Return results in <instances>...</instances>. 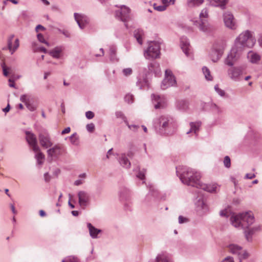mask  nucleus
I'll list each match as a JSON object with an SVG mask.
<instances>
[{
  "label": "nucleus",
  "mask_w": 262,
  "mask_h": 262,
  "mask_svg": "<svg viewBox=\"0 0 262 262\" xmlns=\"http://www.w3.org/2000/svg\"><path fill=\"white\" fill-rule=\"evenodd\" d=\"M14 38L13 34L10 35L7 39V46L11 54H13L16 50L18 49L19 46V39L16 38L14 40V44L12 46L13 40Z\"/></svg>",
  "instance_id": "a211bd4d"
},
{
  "label": "nucleus",
  "mask_w": 262,
  "mask_h": 262,
  "mask_svg": "<svg viewBox=\"0 0 262 262\" xmlns=\"http://www.w3.org/2000/svg\"><path fill=\"white\" fill-rule=\"evenodd\" d=\"M224 48L215 49L211 54V59L214 62H217L223 54Z\"/></svg>",
  "instance_id": "393cba45"
},
{
  "label": "nucleus",
  "mask_w": 262,
  "mask_h": 262,
  "mask_svg": "<svg viewBox=\"0 0 262 262\" xmlns=\"http://www.w3.org/2000/svg\"><path fill=\"white\" fill-rule=\"evenodd\" d=\"M36 154L35 156V158L37 160V164L41 165L43 163V160L45 159L44 155L40 151V150L38 151L35 152Z\"/></svg>",
  "instance_id": "72a5a7b5"
},
{
  "label": "nucleus",
  "mask_w": 262,
  "mask_h": 262,
  "mask_svg": "<svg viewBox=\"0 0 262 262\" xmlns=\"http://www.w3.org/2000/svg\"><path fill=\"white\" fill-rule=\"evenodd\" d=\"M211 6L219 7L222 10L226 9V4L229 0H207Z\"/></svg>",
  "instance_id": "5701e85b"
},
{
  "label": "nucleus",
  "mask_w": 262,
  "mask_h": 262,
  "mask_svg": "<svg viewBox=\"0 0 262 262\" xmlns=\"http://www.w3.org/2000/svg\"><path fill=\"white\" fill-rule=\"evenodd\" d=\"M224 165L225 167L229 168L231 166V160L229 156H226L225 157L224 159Z\"/></svg>",
  "instance_id": "c03bdc74"
},
{
  "label": "nucleus",
  "mask_w": 262,
  "mask_h": 262,
  "mask_svg": "<svg viewBox=\"0 0 262 262\" xmlns=\"http://www.w3.org/2000/svg\"><path fill=\"white\" fill-rule=\"evenodd\" d=\"M77 196L79 206L84 209L90 203L91 198L89 193L85 191L81 190L78 192Z\"/></svg>",
  "instance_id": "ddd939ff"
},
{
  "label": "nucleus",
  "mask_w": 262,
  "mask_h": 262,
  "mask_svg": "<svg viewBox=\"0 0 262 262\" xmlns=\"http://www.w3.org/2000/svg\"><path fill=\"white\" fill-rule=\"evenodd\" d=\"M223 18L226 27L232 30L236 29L237 27L236 20L231 12H225L223 14Z\"/></svg>",
  "instance_id": "9d476101"
},
{
  "label": "nucleus",
  "mask_w": 262,
  "mask_h": 262,
  "mask_svg": "<svg viewBox=\"0 0 262 262\" xmlns=\"http://www.w3.org/2000/svg\"><path fill=\"white\" fill-rule=\"evenodd\" d=\"M8 81L10 83L9 84V86L16 89L14 80L12 79V78H10Z\"/></svg>",
  "instance_id": "338daca9"
},
{
  "label": "nucleus",
  "mask_w": 262,
  "mask_h": 262,
  "mask_svg": "<svg viewBox=\"0 0 262 262\" xmlns=\"http://www.w3.org/2000/svg\"><path fill=\"white\" fill-rule=\"evenodd\" d=\"M204 2V0H188L187 4L190 7H197L202 5Z\"/></svg>",
  "instance_id": "f704fd0d"
},
{
  "label": "nucleus",
  "mask_w": 262,
  "mask_h": 262,
  "mask_svg": "<svg viewBox=\"0 0 262 262\" xmlns=\"http://www.w3.org/2000/svg\"><path fill=\"white\" fill-rule=\"evenodd\" d=\"M124 100L128 103H132L134 102V96L132 94H128L125 96Z\"/></svg>",
  "instance_id": "a18cd8bd"
},
{
  "label": "nucleus",
  "mask_w": 262,
  "mask_h": 262,
  "mask_svg": "<svg viewBox=\"0 0 262 262\" xmlns=\"http://www.w3.org/2000/svg\"><path fill=\"white\" fill-rule=\"evenodd\" d=\"M87 227L89 228L90 235L93 238H98V234L102 232V230L98 229L93 226L91 223H88Z\"/></svg>",
  "instance_id": "4be33fe9"
},
{
  "label": "nucleus",
  "mask_w": 262,
  "mask_h": 262,
  "mask_svg": "<svg viewBox=\"0 0 262 262\" xmlns=\"http://www.w3.org/2000/svg\"><path fill=\"white\" fill-rule=\"evenodd\" d=\"M151 98L156 109L163 108L166 106V99L164 96L161 97L158 95L152 94Z\"/></svg>",
  "instance_id": "2eb2a0df"
},
{
  "label": "nucleus",
  "mask_w": 262,
  "mask_h": 262,
  "mask_svg": "<svg viewBox=\"0 0 262 262\" xmlns=\"http://www.w3.org/2000/svg\"><path fill=\"white\" fill-rule=\"evenodd\" d=\"M198 24L199 30L206 34L210 33L214 30L213 27L208 23L207 19L200 21Z\"/></svg>",
  "instance_id": "f3484780"
},
{
  "label": "nucleus",
  "mask_w": 262,
  "mask_h": 262,
  "mask_svg": "<svg viewBox=\"0 0 262 262\" xmlns=\"http://www.w3.org/2000/svg\"><path fill=\"white\" fill-rule=\"evenodd\" d=\"M26 105L27 108L30 111L33 112L36 110V107L33 104L30 103V102L27 103Z\"/></svg>",
  "instance_id": "bf43d9fd"
},
{
  "label": "nucleus",
  "mask_w": 262,
  "mask_h": 262,
  "mask_svg": "<svg viewBox=\"0 0 262 262\" xmlns=\"http://www.w3.org/2000/svg\"><path fill=\"white\" fill-rule=\"evenodd\" d=\"M85 116L89 119H91L94 117V114L91 111H88L85 113Z\"/></svg>",
  "instance_id": "e2e57ef3"
},
{
  "label": "nucleus",
  "mask_w": 262,
  "mask_h": 262,
  "mask_svg": "<svg viewBox=\"0 0 262 262\" xmlns=\"http://www.w3.org/2000/svg\"><path fill=\"white\" fill-rule=\"evenodd\" d=\"M48 159L50 161L53 160L54 158H57L61 154V147L59 145H55L52 147L47 150Z\"/></svg>",
  "instance_id": "dca6fc26"
},
{
  "label": "nucleus",
  "mask_w": 262,
  "mask_h": 262,
  "mask_svg": "<svg viewBox=\"0 0 262 262\" xmlns=\"http://www.w3.org/2000/svg\"><path fill=\"white\" fill-rule=\"evenodd\" d=\"M210 107L212 112L215 114L219 115L223 112L222 109L215 103H211Z\"/></svg>",
  "instance_id": "e433bc0d"
},
{
  "label": "nucleus",
  "mask_w": 262,
  "mask_h": 262,
  "mask_svg": "<svg viewBox=\"0 0 262 262\" xmlns=\"http://www.w3.org/2000/svg\"><path fill=\"white\" fill-rule=\"evenodd\" d=\"M243 51L234 46L225 59V64L232 67L240 58Z\"/></svg>",
  "instance_id": "423d86ee"
},
{
  "label": "nucleus",
  "mask_w": 262,
  "mask_h": 262,
  "mask_svg": "<svg viewBox=\"0 0 262 262\" xmlns=\"http://www.w3.org/2000/svg\"><path fill=\"white\" fill-rule=\"evenodd\" d=\"M117 7L115 11L114 15L116 18L123 22L126 23L130 19V9L125 5Z\"/></svg>",
  "instance_id": "0eeeda50"
},
{
  "label": "nucleus",
  "mask_w": 262,
  "mask_h": 262,
  "mask_svg": "<svg viewBox=\"0 0 262 262\" xmlns=\"http://www.w3.org/2000/svg\"><path fill=\"white\" fill-rule=\"evenodd\" d=\"M62 48L61 47H56L52 50H51L49 54L53 58L58 59L61 56V54L62 52Z\"/></svg>",
  "instance_id": "cd10ccee"
},
{
  "label": "nucleus",
  "mask_w": 262,
  "mask_h": 262,
  "mask_svg": "<svg viewBox=\"0 0 262 262\" xmlns=\"http://www.w3.org/2000/svg\"><path fill=\"white\" fill-rule=\"evenodd\" d=\"M149 71L154 73L156 76H158L161 72L159 64L156 61L151 62L148 66Z\"/></svg>",
  "instance_id": "b1692460"
},
{
  "label": "nucleus",
  "mask_w": 262,
  "mask_h": 262,
  "mask_svg": "<svg viewBox=\"0 0 262 262\" xmlns=\"http://www.w3.org/2000/svg\"><path fill=\"white\" fill-rule=\"evenodd\" d=\"M256 177L254 173H247L245 176L246 179H252Z\"/></svg>",
  "instance_id": "0e129e2a"
},
{
  "label": "nucleus",
  "mask_w": 262,
  "mask_h": 262,
  "mask_svg": "<svg viewBox=\"0 0 262 262\" xmlns=\"http://www.w3.org/2000/svg\"><path fill=\"white\" fill-rule=\"evenodd\" d=\"M178 222L179 224H183L188 222V219L182 215H180L178 218Z\"/></svg>",
  "instance_id": "603ef678"
},
{
  "label": "nucleus",
  "mask_w": 262,
  "mask_h": 262,
  "mask_svg": "<svg viewBox=\"0 0 262 262\" xmlns=\"http://www.w3.org/2000/svg\"><path fill=\"white\" fill-rule=\"evenodd\" d=\"M155 262H170L166 254L162 253L159 254L155 260Z\"/></svg>",
  "instance_id": "473e14b6"
},
{
  "label": "nucleus",
  "mask_w": 262,
  "mask_h": 262,
  "mask_svg": "<svg viewBox=\"0 0 262 262\" xmlns=\"http://www.w3.org/2000/svg\"><path fill=\"white\" fill-rule=\"evenodd\" d=\"M154 9L158 11H163L166 10V6L161 5L157 6L156 4L154 5Z\"/></svg>",
  "instance_id": "8fccbe9b"
},
{
  "label": "nucleus",
  "mask_w": 262,
  "mask_h": 262,
  "mask_svg": "<svg viewBox=\"0 0 262 262\" xmlns=\"http://www.w3.org/2000/svg\"><path fill=\"white\" fill-rule=\"evenodd\" d=\"M134 36L136 38L138 43L140 45L142 44V36L143 32L142 30H135L134 32Z\"/></svg>",
  "instance_id": "2f4dec72"
},
{
  "label": "nucleus",
  "mask_w": 262,
  "mask_h": 262,
  "mask_svg": "<svg viewBox=\"0 0 262 262\" xmlns=\"http://www.w3.org/2000/svg\"><path fill=\"white\" fill-rule=\"evenodd\" d=\"M247 229L245 230V234L247 238V239L248 240L249 238L251 237L252 234L255 232V231L257 230L258 229V227H254L252 228H247Z\"/></svg>",
  "instance_id": "c9c22d12"
},
{
  "label": "nucleus",
  "mask_w": 262,
  "mask_h": 262,
  "mask_svg": "<svg viewBox=\"0 0 262 262\" xmlns=\"http://www.w3.org/2000/svg\"><path fill=\"white\" fill-rule=\"evenodd\" d=\"M177 174L179 177L181 182L187 185L198 187L200 173L190 167L187 166H179L177 167Z\"/></svg>",
  "instance_id": "f257e3e1"
},
{
  "label": "nucleus",
  "mask_w": 262,
  "mask_h": 262,
  "mask_svg": "<svg viewBox=\"0 0 262 262\" xmlns=\"http://www.w3.org/2000/svg\"><path fill=\"white\" fill-rule=\"evenodd\" d=\"M137 168L138 169V172L136 174L137 177L141 180H144L146 170L145 169L140 170L139 168L138 167Z\"/></svg>",
  "instance_id": "37998d69"
},
{
  "label": "nucleus",
  "mask_w": 262,
  "mask_h": 262,
  "mask_svg": "<svg viewBox=\"0 0 262 262\" xmlns=\"http://www.w3.org/2000/svg\"><path fill=\"white\" fill-rule=\"evenodd\" d=\"M214 90L221 97H224L225 95V92L224 90L220 89L218 85H215L214 86Z\"/></svg>",
  "instance_id": "49530a36"
},
{
  "label": "nucleus",
  "mask_w": 262,
  "mask_h": 262,
  "mask_svg": "<svg viewBox=\"0 0 262 262\" xmlns=\"http://www.w3.org/2000/svg\"><path fill=\"white\" fill-rule=\"evenodd\" d=\"M229 249L233 254L237 255L239 259H246L249 256L248 253L243 250L242 247L236 244H230L229 245Z\"/></svg>",
  "instance_id": "4468645a"
},
{
  "label": "nucleus",
  "mask_w": 262,
  "mask_h": 262,
  "mask_svg": "<svg viewBox=\"0 0 262 262\" xmlns=\"http://www.w3.org/2000/svg\"><path fill=\"white\" fill-rule=\"evenodd\" d=\"M110 59L111 60H115L116 59V48L115 46H111L110 48Z\"/></svg>",
  "instance_id": "a19ab883"
},
{
  "label": "nucleus",
  "mask_w": 262,
  "mask_h": 262,
  "mask_svg": "<svg viewBox=\"0 0 262 262\" xmlns=\"http://www.w3.org/2000/svg\"><path fill=\"white\" fill-rule=\"evenodd\" d=\"M149 195H151L154 197H157L158 192L156 190H155L152 187H151L150 188V192Z\"/></svg>",
  "instance_id": "680f3d73"
},
{
  "label": "nucleus",
  "mask_w": 262,
  "mask_h": 262,
  "mask_svg": "<svg viewBox=\"0 0 262 262\" xmlns=\"http://www.w3.org/2000/svg\"><path fill=\"white\" fill-rule=\"evenodd\" d=\"M115 116L116 118L121 119L122 120L126 125H128V121L124 114L121 111H117L115 113Z\"/></svg>",
  "instance_id": "ea45409f"
},
{
  "label": "nucleus",
  "mask_w": 262,
  "mask_h": 262,
  "mask_svg": "<svg viewBox=\"0 0 262 262\" xmlns=\"http://www.w3.org/2000/svg\"><path fill=\"white\" fill-rule=\"evenodd\" d=\"M255 43L254 32L246 30L241 33L236 38L234 46L244 51L245 48H253Z\"/></svg>",
  "instance_id": "20e7f679"
},
{
  "label": "nucleus",
  "mask_w": 262,
  "mask_h": 262,
  "mask_svg": "<svg viewBox=\"0 0 262 262\" xmlns=\"http://www.w3.org/2000/svg\"><path fill=\"white\" fill-rule=\"evenodd\" d=\"M38 139L40 145L45 148H48L53 145L51 137L46 130L39 133Z\"/></svg>",
  "instance_id": "f8f14e48"
},
{
  "label": "nucleus",
  "mask_w": 262,
  "mask_h": 262,
  "mask_svg": "<svg viewBox=\"0 0 262 262\" xmlns=\"http://www.w3.org/2000/svg\"><path fill=\"white\" fill-rule=\"evenodd\" d=\"M25 134L26 140L32 150L34 152L39 151L40 148L37 144V139L36 135L32 132L28 130L25 131Z\"/></svg>",
  "instance_id": "9b49d317"
},
{
  "label": "nucleus",
  "mask_w": 262,
  "mask_h": 262,
  "mask_svg": "<svg viewBox=\"0 0 262 262\" xmlns=\"http://www.w3.org/2000/svg\"><path fill=\"white\" fill-rule=\"evenodd\" d=\"M202 71L206 80L211 81L212 80V76L210 74V70L206 67L202 68Z\"/></svg>",
  "instance_id": "58836bf2"
},
{
  "label": "nucleus",
  "mask_w": 262,
  "mask_h": 262,
  "mask_svg": "<svg viewBox=\"0 0 262 262\" xmlns=\"http://www.w3.org/2000/svg\"><path fill=\"white\" fill-rule=\"evenodd\" d=\"M44 179L46 182H48L50 181L51 177L48 172H46L44 174Z\"/></svg>",
  "instance_id": "69168bd1"
},
{
  "label": "nucleus",
  "mask_w": 262,
  "mask_h": 262,
  "mask_svg": "<svg viewBox=\"0 0 262 262\" xmlns=\"http://www.w3.org/2000/svg\"><path fill=\"white\" fill-rule=\"evenodd\" d=\"M177 107L182 111H185L188 107V103L185 100H181L178 101Z\"/></svg>",
  "instance_id": "4c0bfd02"
},
{
  "label": "nucleus",
  "mask_w": 262,
  "mask_h": 262,
  "mask_svg": "<svg viewBox=\"0 0 262 262\" xmlns=\"http://www.w3.org/2000/svg\"><path fill=\"white\" fill-rule=\"evenodd\" d=\"M70 141L73 144H77L78 142V138L77 137V134L74 133L72 134L70 137Z\"/></svg>",
  "instance_id": "de8ad7c7"
},
{
  "label": "nucleus",
  "mask_w": 262,
  "mask_h": 262,
  "mask_svg": "<svg viewBox=\"0 0 262 262\" xmlns=\"http://www.w3.org/2000/svg\"><path fill=\"white\" fill-rule=\"evenodd\" d=\"M62 262H78L77 258L74 257H69L67 259H64L62 260Z\"/></svg>",
  "instance_id": "6e6d98bb"
},
{
  "label": "nucleus",
  "mask_w": 262,
  "mask_h": 262,
  "mask_svg": "<svg viewBox=\"0 0 262 262\" xmlns=\"http://www.w3.org/2000/svg\"><path fill=\"white\" fill-rule=\"evenodd\" d=\"M180 46L183 52L187 56L190 54V46L188 39L186 37H182L180 39Z\"/></svg>",
  "instance_id": "aec40b11"
},
{
  "label": "nucleus",
  "mask_w": 262,
  "mask_h": 262,
  "mask_svg": "<svg viewBox=\"0 0 262 262\" xmlns=\"http://www.w3.org/2000/svg\"><path fill=\"white\" fill-rule=\"evenodd\" d=\"M119 162L120 164L124 168H129L130 166V162L125 154H121L119 158Z\"/></svg>",
  "instance_id": "c85d7f7f"
},
{
  "label": "nucleus",
  "mask_w": 262,
  "mask_h": 262,
  "mask_svg": "<svg viewBox=\"0 0 262 262\" xmlns=\"http://www.w3.org/2000/svg\"><path fill=\"white\" fill-rule=\"evenodd\" d=\"M208 17V10L207 8H204L200 14V19L201 21L205 20V18H207Z\"/></svg>",
  "instance_id": "79ce46f5"
},
{
  "label": "nucleus",
  "mask_w": 262,
  "mask_h": 262,
  "mask_svg": "<svg viewBox=\"0 0 262 262\" xmlns=\"http://www.w3.org/2000/svg\"><path fill=\"white\" fill-rule=\"evenodd\" d=\"M177 84L176 78L170 70L167 69L165 72V77L162 82L161 88L165 90L169 87L175 86Z\"/></svg>",
  "instance_id": "1a4fd4ad"
},
{
  "label": "nucleus",
  "mask_w": 262,
  "mask_h": 262,
  "mask_svg": "<svg viewBox=\"0 0 262 262\" xmlns=\"http://www.w3.org/2000/svg\"><path fill=\"white\" fill-rule=\"evenodd\" d=\"M128 127L134 132H136L138 129L139 128V126L136 125H129L128 122V125H126Z\"/></svg>",
  "instance_id": "052dcab7"
},
{
  "label": "nucleus",
  "mask_w": 262,
  "mask_h": 262,
  "mask_svg": "<svg viewBox=\"0 0 262 262\" xmlns=\"http://www.w3.org/2000/svg\"><path fill=\"white\" fill-rule=\"evenodd\" d=\"M222 262H234V260L232 257L228 256L223 260Z\"/></svg>",
  "instance_id": "774afa93"
},
{
  "label": "nucleus",
  "mask_w": 262,
  "mask_h": 262,
  "mask_svg": "<svg viewBox=\"0 0 262 262\" xmlns=\"http://www.w3.org/2000/svg\"><path fill=\"white\" fill-rule=\"evenodd\" d=\"M160 45L156 41H151L148 43L147 49L144 51V55L146 59H156L160 57Z\"/></svg>",
  "instance_id": "39448f33"
},
{
  "label": "nucleus",
  "mask_w": 262,
  "mask_h": 262,
  "mask_svg": "<svg viewBox=\"0 0 262 262\" xmlns=\"http://www.w3.org/2000/svg\"><path fill=\"white\" fill-rule=\"evenodd\" d=\"M245 69V66L232 67L228 70V75L232 80L239 81L241 79Z\"/></svg>",
  "instance_id": "6e6552de"
},
{
  "label": "nucleus",
  "mask_w": 262,
  "mask_h": 262,
  "mask_svg": "<svg viewBox=\"0 0 262 262\" xmlns=\"http://www.w3.org/2000/svg\"><path fill=\"white\" fill-rule=\"evenodd\" d=\"M198 188H199L201 189H203L209 192H213L216 191V190L217 189V186L215 184H206L201 183L200 182L199 184H198Z\"/></svg>",
  "instance_id": "412c9836"
},
{
  "label": "nucleus",
  "mask_w": 262,
  "mask_h": 262,
  "mask_svg": "<svg viewBox=\"0 0 262 262\" xmlns=\"http://www.w3.org/2000/svg\"><path fill=\"white\" fill-rule=\"evenodd\" d=\"M248 58L252 63H257L260 60V57L259 54L250 51L248 54Z\"/></svg>",
  "instance_id": "7c9ffc66"
},
{
  "label": "nucleus",
  "mask_w": 262,
  "mask_h": 262,
  "mask_svg": "<svg viewBox=\"0 0 262 262\" xmlns=\"http://www.w3.org/2000/svg\"><path fill=\"white\" fill-rule=\"evenodd\" d=\"M20 100L21 102L25 103V104H27V103H28L29 101V99L27 96V95H23L20 97Z\"/></svg>",
  "instance_id": "4d7b16f0"
},
{
  "label": "nucleus",
  "mask_w": 262,
  "mask_h": 262,
  "mask_svg": "<svg viewBox=\"0 0 262 262\" xmlns=\"http://www.w3.org/2000/svg\"><path fill=\"white\" fill-rule=\"evenodd\" d=\"M2 68L3 69L4 75L6 77L8 76L9 73L8 71V67L6 66L5 63L2 64Z\"/></svg>",
  "instance_id": "3c124183"
},
{
  "label": "nucleus",
  "mask_w": 262,
  "mask_h": 262,
  "mask_svg": "<svg viewBox=\"0 0 262 262\" xmlns=\"http://www.w3.org/2000/svg\"><path fill=\"white\" fill-rule=\"evenodd\" d=\"M37 36L38 40L40 42L43 43L47 45L48 46H49V43L46 41V40L44 38L43 36L41 34H40V33L38 34Z\"/></svg>",
  "instance_id": "09e8293b"
},
{
  "label": "nucleus",
  "mask_w": 262,
  "mask_h": 262,
  "mask_svg": "<svg viewBox=\"0 0 262 262\" xmlns=\"http://www.w3.org/2000/svg\"><path fill=\"white\" fill-rule=\"evenodd\" d=\"M130 193L126 188H122L119 191V198L121 201H127L129 199Z\"/></svg>",
  "instance_id": "a878e982"
},
{
  "label": "nucleus",
  "mask_w": 262,
  "mask_h": 262,
  "mask_svg": "<svg viewBox=\"0 0 262 262\" xmlns=\"http://www.w3.org/2000/svg\"><path fill=\"white\" fill-rule=\"evenodd\" d=\"M124 75L127 76L132 74V69L131 68L124 69L122 71Z\"/></svg>",
  "instance_id": "5fc2aeb1"
},
{
  "label": "nucleus",
  "mask_w": 262,
  "mask_h": 262,
  "mask_svg": "<svg viewBox=\"0 0 262 262\" xmlns=\"http://www.w3.org/2000/svg\"><path fill=\"white\" fill-rule=\"evenodd\" d=\"M86 128L88 132L92 133L94 130L95 125L92 123H89L86 125Z\"/></svg>",
  "instance_id": "864d4df0"
},
{
  "label": "nucleus",
  "mask_w": 262,
  "mask_h": 262,
  "mask_svg": "<svg viewBox=\"0 0 262 262\" xmlns=\"http://www.w3.org/2000/svg\"><path fill=\"white\" fill-rule=\"evenodd\" d=\"M142 81L144 82V84H141V83L142 82L141 80H139L137 82V85L140 88V89L143 88L145 86V85H148L146 80L144 79Z\"/></svg>",
  "instance_id": "13d9d810"
},
{
  "label": "nucleus",
  "mask_w": 262,
  "mask_h": 262,
  "mask_svg": "<svg viewBox=\"0 0 262 262\" xmlns=\"http://www.w3.org/2000/svg\"><path fill=\"white\" fill-rule=\"evenodd\" d=\"M231 224L235 228H248L254 222L253 213L250 211H245L237 214H233L230 217Z\"/></svg>",
  "instance_id": "7ed1b4c3"
},
{
  "label": "nucleus",
  "mask_w": 262,
  "mask_h": 262,
  "mask_svg": "<svg viewBox=\"0 0 262 262\" xmlns=\"http://www.w3.org/2000/svg\"><path fill=\"white\" fill-rule=\"evenodd\" d=\"M195 205L198 210L202 209L203 210L204 212H206L208 210L207 205L205 204L204 200L201 198H199L195 202Z\"/></svg>",
  "instance_id": "c756f323"
},
{
  "label": "nucleus",
  "mask_w": 262,
  "mask_h": 262,
  "mask_svg": "<svg viewBox=\"0 0 262 262\" xmlns=\"http://www.w3.org/2000/svg\"><path fill=\"white\" fill-rule=\"evenodd\" d=\"M74 17L79 28L81 29H84L86 24L89 23L88 18L81 14L75 13Z\"/></svg>",
  "instance_id": "6ab92c4d"
},
{
  "label": "nucleus",
  "mask_w": 262,
  "mask_h": 262,
  "mask_svg": "<svg viewBox=\"0 0 262 262\" xmlns=\"http://www.w3.org/2000/svg\"><path fill=\"white\" fill-rule=\"evenodd\" d=\"M154 126L157 133L164 135L173 134L176 128L173 118L168 115H162L156 119Z\"/></svg>",
  "instance_id": "f03ea898"
},
{
  "label": "nucleus",
  "mask_w": 262,
  "mask_h": 262,
  "mask_svg": "<svg viewBox=\"0 0 262 262\" xmlns=\"http://www.w3.org/2000/svg\"><path fill=\"white\" fill-rule=\"evenodd\" d=\"M190 128L186 132L187 134H189L191 133H194L195 134H197L199 130V128L201 125V122L200 121L198 122H191L189 123Z\"/></svg>",
  "instance_id": "bb28decb"
}]
</instances>
